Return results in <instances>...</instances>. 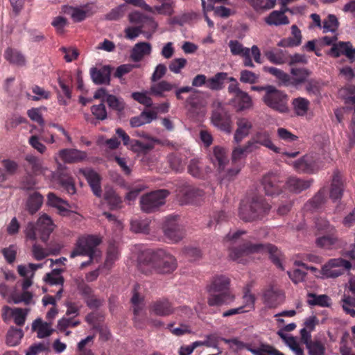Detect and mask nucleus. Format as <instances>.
Here are the masks:
<instances>
[{
	"label": "nucleus",
	"mask_w": 355,
	"mask_h": 355,
	"mask_svg": "<svg viewBox=\"0 0 355 355\" xmlns=\"http://www.w3.org/2000/svg\"><path fill=\"white\" fill-rule=\"evenodd\" d=\"M308 297L311 299L307 302L311 306H319L321 307H329L331 306V299L327 295L309 293Z\"/></svg>",
	"instance_id": "obj_43"
},
{
	"label": "nucleus",
	"mask_w": 355,
	"mask_h": 355,
	"mask_svg": "<svg viewBox=\"0 0 355 355\" xmlns=\"http://www.w3.org/2000/svg\"><path fill=\"white\" fill-rule=\"evenodd\" d=\"M330 53L335 58L339 57L340 55H345L350 60L355 58V48H353L349 42H340L338 44H333Z\"/></svg>",
	"instance_id": "obj_22"
},
{
	"label": "nucleus",
	"mask_w": 355,
	"mask_h": 355,
	"mask_svg": "<svg viewBox=\"0 0 355 355\" xmlns=\"http://www.w3.org/2000/svg\"><path fill=\"white\" fill-rule=\"evenodd\" d=\"M187 61L185 58H175L172 60L168 65L169 70L174 73H180L181 70L186 66Z\"/></svg>",
	"instance_id": "obj_57"
},
{
	"label": "nucleus",
	"mask_w": 355,
	"mask_h": 355,
	"mask_svg": "<svg viewBox=\"0 0 355 355\" xmlns=\"http://www.w3.org/2000/svg\"><path fill=\"white\" fill-rule=\"evenodd\" d=\"M168 162L172 169L175 171H182L184 168V162L182 158L176 155H171L168 157Z\"/></svg>",
	"instance_id": "obj_60"
},
{
	"label": "nucleus",
	"mask_w": 355,
	"mask_h": 355,
	"mask_svg": "<svg viewBox=\"0 0 355 355\" xmlns=\"http://www.w3.org/2000/svg\"><path fill=\"white\" fill-rule=\"evenodd\" d=\"M178 216L170 215L164 218L162 230L165 237L171 243L181 241L184 236V231L178 223Z\"/></svg>",
	"instance_id": "obj_7"
},
{
	"label": "nucleus",
	"mask_w": 355,
	"mask_h": 355,
	"mask_svg": "<svg viewBox=\"0 0 355 355\" xmlns=\"http://www.w3.org/2000/svg\"><path fill=\"white\" fill-rule=\"evenodd\" d=\"M156 12L157 14L171 15L173 13V2H164L160 6H155L153 8V12Z\"/></svg>",
	"instance_id": "obj_54"
},
{
	"label": "nucleus",
	"mask_w": 355,
	"mask_h": 355,
	"mask_svg": "<svg viewBox=\"0 0 355 355\" xmlns=\"http://www.w3.org/2000/svg\"><path fill=\"white\" fill-rule=\"evenodd\" d=\"M230 51L234 55H239L243 58V65L246 67H254L251 57L250 49L244 47L241 43L237 40H230L229 42Z\"/></svg>",
	"instance_id": "obj_15"
},
{
	"label": "nucleus",
	"mask_w": 355,
	"mask_h": 355,
	"mask_svg": "<svg viewBox=\"0 0 355 355\" xmlns=\"http://www.w3.org/2000/svg\"><path fill=\"white\" fill-rule=\"evenodd\" d=\"M101 242V240L98 237L93 235L80 237L76 241L75 248L70 254V257L74 258L80 255L88 256L89 260L81 263V268L90 265L94 261H98L101 257V252L98 249V246Z\"/></svg>",
	"instance_id": "obj_1"
},
{
	"label": "nucleus",
	"mask_w": 355,
	"mask_h": 355,
	"mask_svg": "<svg viewBox=\"0 0 355 355\" xmlns=\"http://www.w3.org/2000/svg\"><path fill=\"white\" fill-rule=\"evenodd\" d=\"M227 91L230 94L232 95V98L230 100V104L234 106L237 111L249 110L252 107L253 103L251 96L236 85H229Z\"/></svg>",
	"instance_id": "obj_8"
},
{
	"label": "nucleus",
	"mask_w": 355,
	"mask_h": 355,
	"mask_svg": "<svg viewBox=\"0 0 355 355\" xmlns=\"http://www.w3.org/2000/svg\"><path fill=\"white\" fill-rule=\"evenodd\" d=\"M291 73L294 76L292 78V86L296 87L306 81L311 71L305 68H292Z\"/></svg>",
	"instance_id": "obj_38"
},
{
	"label": "nucleus",
	"mask_w": 355,
	"mask_h": 355,
	"mask_svg": "<svg viewBox=\"0 0 355 355\" xmlns=\"http://www.w3.org/2000/svg\"><path fill=\"white\" fill-rule=\"evenodd\" d=\"M168 194L169 192L167 190L160 189L144 195L140 200L141 210L146 213L157 211L164 205L165 199Z\"/></svg>",
	"instance_id": "obj_5"
},
{
	"label": "nucleus",
	"mask_w": 355,
	"mask_h": 355,
	"mask_svg": "<svg viewBox=\"0 0 355 355\" xmlns=\"http://www.w3.org/2000/svg\"><path fill=\"white\" fill-rule=\"evenodd\" d=\"M119 255L118 248L114 244H110L107 249L105 264L107 266L112 265L118 259Z\"/></svg>",
	"instance_id": "obj_58"
},
{
	"label": "nucleus",
	"mask_w": 355,
	"mask_h": 355,
	"mask_svg": "<svg viewBox=\"0 0 355 355\" xmlns=\"http://www.w3.org/2000/svg\"><path fill=\"white\" fill-rule=\"evenodd\" d=\"M230 279L224 275L216 276L210 285L207 286L209 296L208 304L209 306H222L231 304L234 300V295L231 294L228 289Z\"/></svg>",
	"instance_id": "obj_2"
},
{
	"label": "nucleus",
	"mask_w": 355,
	"mask_h": 355,
	"mask_svg": "<svg viewBox=\"0 0 355 355\" xmlns=\"http://www.w3.org/2000/svg\"><path fill=\"white\" fill-rule=\"evenodd\" d=\"M309 355H324L325 347L320 341H314L306 345Z\"/></svg>",
	"instance_id": "obj_52"
},
{
	"label": "nucleus",
	"mask_w": 355,
	"mask_h": 355,
	"mask_svg": "<svg viewBox=\"0 0 355 355\" xmlns=\"http://www.w3.org/2000/svg\"><path fill=\"white\" fill-rule=\"evenodd\" d=\"M112 68L107 65L100 69L92 67L90 69V76L96 85H110Z\"/></svg>",
	"instance_id": "obj_18"
},
{
	"label": "nucleus",
	"mask_w": 355,
	"mask_h": 355,
	"mask_svg": "<svg viewBox=\"0 0 355 355\" xmlns=\"http://www.w3.org/2000/svg\"><path fill=\"white\" fill-rule=\"evenodd\" d=\"M105 102L107 103L108 106L117 111H121L124 108V103L122 100L118 98L114 95L110 94L107 95V98L105 99Z\"/></svg>",
	"instance_id": "obj_53"
},
{
	"label": "nucleus",
	"mask_w": 355,
	"mask_h": 355,
	"mask_svg": "<svg viewBox=\"0 0 355 355\" xmlns=\"http://www.w3.org/2000/svg\"><path fill=\"white\" fill-rule=\"evenodd\" d=\"M104 199L112 209L121 207L122 202L121 198L116 193L112 188L106 187L105 189Z\"/></svg>",
	"instance_id": "obj_39"
},
{
	"label": "nucleus",
	"mask_w": 355,
	"mask_h": 355,
	"mask_svg": "<svg viewBox=\"0 0 355 355\" xmlns=\"http://www.w3.org/2000/svg\"><path fill=\"white\" fill-rule=\"evenodd\" d=\"M55 175L58 176L60 185L69 194L72 195L76 193L73 181L71 177L68 176L64 166L61 164H58V170L55 173Z\"/></svg>",
	"instance_id": "obj_21"
},
{
	"label": "nucleus",
	"mask_w": 355,
	"mask_h": 355,
	"mask_svg": "<svg viewBox=\"0 0 355 355\" xmlns=\"http://www.w3.org/2000/svg\"><path fill=\"white\" fill-rule=\"evenodd\" d=\"M157 113L153 111H144L139 116L130 119V123L132 128L139 127L142 125L150 123L157 119Z\"/></svg>",
	"instance_id": "obj_32"
},
{
	"label": "nucleus",
	"mask_w": 355,
	"mask_h": 355,
	"mask_svg": "<svg viewBox=\"0 0 355 355\" xmlns=\"http://www.w3.org/2000/svg\"><path fill=\"white\" fill-rule=\"evenodd\" d=\"M210 159L217 168L218 171L221 173L229 163L227 151L220 146H216L213 148L212 153L210 155Z\"/></svg>",
	"instance_id": "obj_16"
},
{
	"label": "nucleus",
	"mask_w": 355,
	"mask_h": 355,
	"mask_svg": "<svg viewBox=\"0 0 355 355\" xmlns=\"http://www.w3.org/2000/svg\"><path fill=\"white\" fill-rule=\"evenodd\" d=\"M312 180H305L296 177H291L286 182L288 189L294 193H300L310 187Z\"/></svg>",
	"instance_id": "obj_31"
},
{
	"label": "nucleus",
	"mask_w": 355,
	"mask_h": 355,
	"mask_svg": "<svg viewBox=\"0 0 355 355\" xmlns=\"http://www.w3.org/2000/svg\"><path fill=\"white\" fill-rule=\"evenodd\" d=\"M43 203V196L38 192H34L27 198L26 207L31 214H35Z\"/></svg>",
	"instance_id": "obj_33"
},
{
	"label": "nucleus",
	"mask_w": 355,
	"mask_h": 355,
	"mask_svg": "<svg viewBox=\"0 0 355 355\" xmlns=\"http://www.w3.org/2000/svg\"><path fill=\"white\" fill-rule=\"evenodd\" d=\"M265 21L268 25L281 26L289 24V20L287 16L284 15V12H279L278 10L272 11L266 19Z\"/></svg>",
	"instance_id": "obj_37"
},
{
	"label": "nucleus",
	"mask_w": 355,
	"mask_h": 355,
	"mask_svg": "<svg viewBox=\"0 0 355 355\" xmlns=\"http://www.w3.org/2000/svg\"><path fill=\"white\" fill-rule=\"evenodd\" d=\"M259 246L261 247L259 249L258 253H267L269 254L272 261L279 268L283 269L281 262V253L279 250L273 245L259 243Z\"/></svg>",
	"instance_id": "obj_27"
},
{
	"label": "nucleus",
	"mask_w": 355,
	"mask_h": 355,
	"mask_svg": "<svg viewBox=\"0 0 355 355\" xmlns=\"http://www.w3.org/2000/svg\"><path fill=\"white\" fill-rule=\"evenodd\" d=\"M227 78L225 72H218L207 81V87L211 90L218 91L223 88L224 82Z\"/></svg>",
	"instance_id": "obj_35"
},
{
	"label": "nucleus",
	"mask_w": 355,
	"mask_h": 355,
	"mask_svg": "<svg viewBox=\"0 0 355 355\" xmlns=\"http://www.w3.org/2000/svg\"><path fill=\"white\" fill-rule=\"evenodd\" d=\"M343 302V308L344 311L351 316H355V309H352L355 306V297L345 295Z\"/></svg>",
	"instance_id": "obj_56"
},
{
	"label": "nucleus",
	"mask_w": 355,
	"mask_h": 355,
	"mask_svg": "<svg viewBox=\"0 0 355 355\" xmlns=\"http://www.w3.org/2000/svg\"><path fill=\"white\" fill-rule=\"evenodd\" d=\"M326 193L327 189L324 187L320 189L311 199L304 204V210L306 211H313L320 209L327 200Z\"/></svg>",
	"instance_id": "obj_23"
},
{
	"label": "nucleus",
	"mask_w": 355,
	"mask_h": 355,
	"mask_svg": "<svg viewBox=\"0 0 355 355\" xmlns=\"http://www.w3.org/2000/svg\"><path fill=\"white\" fill-rule=\"evenodd\" d=\"M185 197L190 202L196 201L198 198L204 196V191L200 189L195 187H188L185 191Z\"/></svg>",
	"instance_id": "obj_59"
},
{
	"label": "nucleus",
	"mask_w": 355,
	"mask_h": 355,
	"mask_svg": "<svg viewBox=\"0 0 355 355\" xmlns=\"http://www.w3.org/2000/svg\"><path fill=\"white\" fill-rule=\"evenodd\" d=\"M260 248L259 243L246 241L241 245L231 249L230 257L233 261L244 263L246 261V257L250 254L258 253Z\"/></svg>",
	"instance_id": "obj_10"
},
{
	"label": "nucleus",
	"mask_w": 355,
	"mask_h": 355,
	"mask_svg": "<svg viewBox=\"0 0 355 355\" xmlns=\"http://www.w3.org/2000/svg\"><path fill=\"white\" fill-rule=\"evenodd\" d=\"M218 108L213 111L211 122L213 125L227 133L231 132V120L230 116L224 111L220 102L217 103Z\"/></svg>",
	"instance_id": "obj_11"
},
{
	"label": "nucleus",
	"mask_w": 355,
	"mask_h": 355,
	"mask_svg": "<svg viewBox=\"0 0 355 355\" xmlns=\"http://www.w3.org/2000/svg\"><path fill=\"white\" fill-rule=\"evenodd\" d=\"M62 10L65 14L70 15L75 22L81 21L92 15L87 6L82 8L64 6Z\"/></svg>",
	"instance_id": "obj_24"
},
{
	"label": "nucleus",
	"mask_w": 355,
	"mask_h": 355,
	"mask_svg": "<svg viewBox=\"0 0 355 355\" xmlns=\"http://www.w3.org/2000/svg\"><path fill=\"white\" fill-rule=\"evenodd\" d=\"M344 189L345 183L343 177L340 171L336 170L332 176L329 189V198L334 201L340 200L343 197Z\"/></svg>",
	"instance_id": "obj_14"
},
{
	"label": "nucleus",
	"mask_w": 355,
	"mask_h": 355,
	"mask_svg": "<svg viewBox=\"0 0 355 355\" xmlns=\"http://www.w3.org/2000/svg\"><path fill=\"white\" fill-rule=\"evenodd\" d=\"M150 311L157 316L167 317L174 313L175 309L167 299H159L151 304Z\"/></svg>",
	"instance_id": "obj_17"
},
{
	"label": "nucleus",
	"mask_w": 355,
	"mask_h": 355,
	"mask_svg": "<svg viewBox=\"0 0 355 355\" xmlns=\"http://www.w3.org/2000/svg\"><path fill=\"white\" fill-rule=\"evenodd\" d=\"M60 158L66 163H74L85 159V153L76 149H63L59 153Z\"/></svg>",
	"instance_id": "obj_30"
},
{
	"label": "nucleus",
	"mask_w": 355,
	"mask_h": 355,
	"mask_svg": "<svg viewBox=\"0 0 355 355\" xmlns=\"http://www.w3.org/2000/svg\"><path fill=\"white\" fill-rule=\"evenodd\" d=\"M167 68L164 64H159L156 66L154 72L150 77V80L153 83H156L163 78L166 73Z\"/></svg>",
	"instance_id": "obj_63"
},
{
	"label": "nucleus",
	"mask_w": 355,
	"mask_h": 355,
	"mask_svg": "<svg viewBox=\"0 0 355 355\" xmlns=\"http://www.w3.org/2000/svg\"><path fill=\"white\" fill-rule=\"evenodd\" d=\"M236 123L237 128L234 135V141L235 143L239 144L250 134L252 128V123L249 119L243 117L238 118Z\"/></svg>",
	"instance_id": "obj_19"
},
{
	"label": "nucleus",
	"mask_w": 355,
	"mask_h": 355,
	"mask_svg": "<svg viewBox=\"0 0 355 355\" xmlns=\"http://www.w3.org/2000/svg\"><path fill=\"white\" fill-rule=\"evenodd\" d=\"M315 225L319 231L329 233H332L334 231V227L327 219L322 217L315 218Z\"/></svg>",
	"instance_id": "obj_55"
},
{
	"label": "nucleus",
	"mask_w": 355,
	"mask_h": 355,
	"mask_svg": "<svg viewBox=\"0 0 355 355\" xmlns=\"http://www.w3.org/2000/svg\"><path fill=\"white\" fill-rule=\"evenodd\" d=\"M347 92V96L345 98V103L348 106H352L350 109H354L355 112V85H347L345 89Z\"/></svg>",
	"instance_id": "obj_62"
},
{
	"label": "nucleus",
	"mask_w": 355,
	"mask_h": 355,
	"mask_svg": "<svg viewBox=\"0 0 355 355\" xmlns=\"http://www.w3.org/2000/svg\"><path fill=\"white\" fill-rule=\"evenodd\" d=\"M288 275L293 283L298 284L304 280L306 272L300 269H295L292 271H288Z\"/></svg>",
	"instance_id": "obj_64"
},
{
	"label": "nucleus",
	"mask_w": 355,
	"mask_h": 355,
	"mask_svg": "<svg viewBox=\"0 0 355 355\" xmlns=\"http://www.w3.org/2000/svg\"><path fill=\"white\" fill-rule=\"evenodd\" d=\"M5 58L11 64L19 67L24 66L26 58L24 55L19 51L8 48L5 51Z\"/></svg>",
	"instance_id": "obj_36"
},
{
	"label": "nucleus",
	"mask_w": 355,
	"mask_h": 355,
	"mask_svg": "<svg viewBox=\"0 0 355 355\" xmlns=\"http://www.w3.org/2000/svg\"><path fill=\"white\" fill-rule=\"evenodd\" d=\"M245 347L254 355H259L261 352L271 355H284L282 352L269 345H262L259 349H254L252 348L250 345H245Z\"/></svg>",
	"instance_id": "obj_51"
},
{
	"label": "nucleus",
	"mask_w": 355,
	"mask_h": 355,
	"mask_svg": "<svg viewBox=\"0 0 355 355\" xmlns=\"http://www.w3.org/2000/svg\"><path fill=\"white\" fill-rule=\"evenodd\" d=\"M24 334L21 329L16 328H10L6 335V344L9 346L14 347L19 343Z\"/></svg>",
	"instance_id": "obj_44"
},
{
	"label": "nucleus",
	"mask_w": 355,
	"mask_h": 355,
	"mask_svg": "<svg viewBox=\"0 0 355 355\" xmlns=\"http://www.w3.org/2000/svg\"><path fill=\"white\" fill-rule=\"evenodd\" d=\"M264 103L271 109L281 113L288 111L287 103L288 96L283 92L278 90L274 86L269 88L267 94L262 98Z\"/></svg>",
	"instance_id": "obj_6"
},
{
	"label": "nucleus",
	"mask_w": 355,
	"mask_h": 355,
	"mask_svg": "<svg viewBox=\"0 0 355 355\" xmlns=\"http://www.w3.org/2000/svg\"><path fill=\"white\" fill-rule=\"evenodd\" d=\"M293 105L297 115L304 116L309 110L310 102L304 98L298 97L293 99Z\"/></svg>",
	"instance_id": "obj_45"
},
{
	"label": "nucleus",
	"mask_w": 355,
	"mask_h": 355,
	"mask_svg": "<svg viewBox=\"0 0 355 355\" xmlns=\"http://www.w3.org/2000/svg\"><path fill=\"white\" fill-rule=\"evenodd\" d=\"M352 268L351 263L342 258L331 259L324 264L321 273L327 278H335L342 275L346 270Z\"/></svg>",
	"instance_id": "obj_9"
},
{
	"label": "nucleus",
	"mask_w": 355,
	"mask_h": 355,
	"mask_svg": "<svg viewBox=\"0 0 355 355\" xmlns=\"http://www.w3.org/2000/svg\"><path fill=\"white\" fill-rule=\"evenodd\" d=\"M270 205L265 202L261 196H254L250 203L241 204L239 209V216L245 222H251L258 219L263 213L270 209Z\"/></svg>",
	"instance_id": "obj_4"
},
{
	"label": "nucleus",
	"mask_w": 355,
	"mask_h": 355,
	"mask_svg": "<svg viewBox=\"0 0 355 355\" xmlns=\"http://www.w3.org/2000/svg\"><path fill=\"white\" fill-rule=\"evenodd\" d=\"M83 173L94 194L96 197H101L102 190L101 187V178L99 175L93 170H85Z\"/></svg>",
	"instance_id": "obj_25"
},
{
	"label": "nucleus",
	"mask_w": 355,
	"mask_h": 355,
	"mask_svg": "<svg viewBox=\"0 0 355 355\" xmlns=\"http://www.w3.org/2000/svg\"><path fill=\"white\" fill-rule=\"evenodd\" d=\"M51 322H42V320L38 318L33 322L32 328L33 330H37L39 338H44L51 336L53 333V329L51 328Z\"/></svg>",
	"instance_id": "obj_34"
},
{
	"label": "nucleus",
	"mask_w": 355,
	"mask_h": 355,
	"mask_svg": "<svg viewBox=\"0 0 355 355\" xmlns=\"http://www.w3.org/2000/svg\"><path fill=\"white\" fill-rule=\"evenodd\" d=\"M262 184L266 194L270 196L279 195L284 185L283 182L275 174L265 175L262 180Z\"/></svg>",
	"instance_id": "obj_12"
},
{
	"label": "nucleus",
	"mask_w": 355,
	"mask_h": 355,
	"mask_svg": "<svg viewBox=\"0 0 355 355\" xmlns=\"http://www.w3.org/2000/svg\"><path fill=\"white\" fill-rule=\"evenodd\" d=\"M188 172L195 178H200L202 177V163L199 159L193 158L190 160L188 165Z\"/></svg>",
	"instance_id": "obj_47"
},
{
	"label": "nucleus",
	"mask_w": 355,
	"mask_h": 355,
	"mask_svg": "<svg viewBox=\"0 0 355 355\" xmlns=\"http://www.w3.org/2000/svg\"><path fill=\"white\" fill-rule=\"evenodd\" d=\"M193 93L187 98L186 103L193 110H200L205 106V103L200 92L194 89Z\"/></svg>",
	"instance_id": "obj_41"
},
{
	"label": "nucleus",
	"mask_w": 355,
	"mask_h": 355,
	"mask_svg": "<svg viewBox=\"0 0 355 355\" xmlns=\"http://www.w3.org/2000/svg\"><path fill=\"white\" fill-rule=\"evenodd\" d=\"M25 160L31 166V173L33 175H38L44 173L47 168L43 166L42 161L38 157L33 155H27L25 157Z\"/></svg>",
	"instance_id": "obj_40"
},
{
	"label": "nucleus",
	"mask_w": 355,
	"mask_h": 355,
	"mask_svg": "<svg viewBox=\"0 0 355 355\" xmlns=\"http://www.w3.org/2000/svg\"><path fill=\"white\" fill-rule=\"evenodd\" d=\"M174 88H177L175 84L171 83L166 80H162L151 85L148 92L155 96L164 97L165 92H170Z\"/></svg>",
	"instance_id": "obj_29"
},
{
	"label": "nucleus",
	"mask_w": 355,
	"mask_h": 355,
	"mask_svg": "<svg viewBox=\"0 0 355 355\" xmlns=\"http://www.w3.org/2000/svg\"><path fill=\"white\" fill-rule=\"evenodd\" d=\"M253 137L259 144V145L265 146L276 153H280L279 148L275 146L273 144L271 140L270 135L268 131H258L253 135Z\"/></svg>",
	"instance_id": "obj_28"
},
{
	"label": "nucleus",
	"mask_w": 355,
	"mask_h": 355,
	"mask_svg": "<svg viewBox=\"0 0 355 355\" xmlns=\"http://www.w3.org/2000/svg\"><path fill=\"white\" fill-rule=\"evenodd\" d=\"M62 272V269H53L51 272L46 274L44 280L46 284L51 286L59 285L63 286L64 279L61 275Z\"/></svg>",
	"instance_id": "obj_42"
},
{
	"label": "nucleus",
	"mask_w": 355,
	"mask_h": 355,
	"mask_svg": "<svg viewBox=\"0 0 355 355\" xmlns=\"http://www.w3.org/2000/svg\"><path fill=\"white\" fill-rule=\"evenodd\" d=\"M36 229L41 234L40 239L43 242H46L54 230V224L48 215L43 214L37 220Z\"/></svg>",
	"instance_id": "obj_20"
},
{
	"label": "nucleus",
	"mask_w": 355,
	"mask_h": 355,
	"mask_svg": "<svg viewBox=\"0 0 355 355\" xmlns=\"http://www.w3.org/2000/svg\"><path fill=\"white\" fill-rule=\"evenodd\" d=\"M132 97L134 100L146 107H150L153 105V100L151 98L148 96L146 93L133 92L132 94Z\"/></svg>",
	"instance_id": "obj_61"
},
{
	"label": "nucleus",
	"mask_w": 355,
	"mask_h": 355,
	"mask_svg": "<svg viewBox=\"0 0 355 355\" xmlns=\"http://www.w3.org/2000/svg\"><path fill=\"white\" fill-rule=\"evenodd\" d=\"M292 164L295 170L300 173H312L319 168L315 158L311 155L303 156Z\"/></svg>",
	"instance_id": "obj_13"
},
{
	"label": "nucleus",
	"mask_w": 355,
	"mask_h": 355,
	"mask_svg": "<svg viewBox=\"0 0 355 355\" xmlns=\"http://www.w3.org/2000/svg\"><path fill=\"white\" fill-rule=\"evenodd\" d=\"M259 74L249 70H242L240 72V81L245 84H255L259 81Z\"/></svg>",
	"instance_id": "obj_49"
},
{
	"label": "nucleus",
	"mask_w": 355,
	"mask_h": 355,
	"mask_svg": "<svg viewBox=\"0 0 355 355\" xmlns=\"http://www.w3.org/2000/svg\"><path fill=\"white\" fill-rule=\"evenodd\" d=\"M152 51L151 44L148 42H138L137 43L130 54L132 60L135 62L141 61L145 55H150Z\"/></svg>",
	"instance_id": "obj_26"
},
{
	"label": "nucleus",
	"mask_w": 355,
	"mask_h": 355,
	"mask_svg": "<svg viewBox=\"0 0 355 355\" xmlns=\"http://www.w3.org/2000/svg\"><path fill=\"white\" fill-rule=\"evenodd\" d=\"M91 112L97 120L103 121L107 117L106 107L103 102L98 105H92L91 107Z\"/></svg>",
	"instance_id": "obj_50"
},
{
	"label": "nucleus",
	"mask_w": 355,
	"mask_h": 355,
	"mask_svg": "<svg viewBox=\"0 0 355 355\" xmlns=\"http://www.w3.org/2000/svg\"><path fill=\"white\" fill-rule=\"evenodd\" d=\"M145 259L157 273H171L177 268L176 259L163 249L146 250Z\"/></svg>",
	"instance_id": "obj_3"
},
{
	"label": "nucleus",
	"mask_w": 355,
	"mask_h": 355,
	"mask_svg": "<svg viewBox=\"0 0 355 355\" xmlns=\"http://www.w3.org/2000/svg\"><path fill=\"white\" fill-rule=\"evenodd\" d=\"M129 148L135 153H146L154 148V144L153 142L144 143L139 140L132 139Z\"/></svg>",
	"instance_id": "obj_46"
},
{
	"label": "nucleus",
	"mask_w": 355,
	"mask_h": 355,
	"mask_svg": "<svg viewBox=\"0 0 355 355\" xmlns=\"http://www.w3.org/2000/svg\"><path fill=\"white\" fill-rule=\"evenodd\" d=\"M339 26V22L337 17L334 15H329L327 18L323 21V32H336Z\"/></svg>",
	"instance_id": "obj_48"
}]
</instances>
